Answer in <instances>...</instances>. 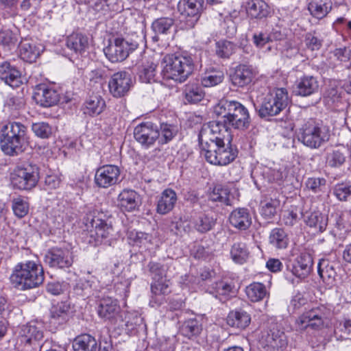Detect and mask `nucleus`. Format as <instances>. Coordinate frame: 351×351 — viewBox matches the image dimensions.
Wrapping results in <instances>:
<instances>
[{
  "label": "nucleus",
  "mask_w": 351,
  "mask_h": 351,
  "mask_svg": "<svg viewBox=\"0 0 351 351\" xmlns=\"http://www.w3.org/2000/svg\"><path fill=\"white\" fill-rule=\"evenodd\" d=\"M230 223L239 230L247 229L252 223V217L247 209L239 208L232 211L229 217Z\"/></svg>",
  "instance_id": "bb28decb"
},
{
  "label": "nucleus",
  "mask_w": 351,
  "mask_h": 351,
  "mask_svg": "<svg viewBox=\"0 0 351 351\" xmlns=\"http://www.w3.org/2000/svg\"><path fill=\"white\" fill-rule=\"evenodd\" d=\"M125 330L128 333H133L138 329L145 328L143 318L137 313H128L125 316Z\"/></svg>",
  "instance_id": "58836bf2"
},
{
  "label": "nucleus",
  "mask_w": 351,
  "mask_h": 351,
  "mask_svg": "<svg viewBox=\"0 0 351 351\" xmlns=\"http://www.w3.org/2000/svg\"><path fill=\"white\" fill-rule=\"evenodd\" d=\"M120 169L116 165H106L99 167L95 174V184L102 189H107L120 182Z\"/></svg>",
  "instance_id": "2eb2a0df"
},
{
  "label": "nucleus",
  "mask_w": 351,
  "mask_h": 351,
  "mask_svg": "<svg viewBox=\"0 0 351 351\" xmlns=\"http://www.w3.org/2000/svg\"><path fill=\"white\" fill-rule=\"evenodd\" d=\"M255 75L252 66L241 64L234 68L230 75V80L233 86L243 88L252 82Z\"/></svg>",
  "instance_id": "f3484780"
},
{
  "label": "nucleus",
  "mask_w": 351,
  "mask_h": 351,
  "mask_svg": "<svg viewBox=\"0 0 351 351\" xmlns=\"http://www.w3.org/2000/svg\"><path fill=\"white\" fill-rule=\"evenodd\" d=\"M319 88L318 82L313 76L302 77L297 85V94L301 96H308L315 93Z\"/></svg>",
  "instance_id": "473e14b6"
},
{
  "label": "nucleus",
  "mask_w": 351,
  "mask_h": 351,
  "mask_svg": "<svg viewBox=\"0 0 351 351\" xmlns=\"http://www.w3.org/2000/svg\"><path fill=\"white\" fill-rule=\"evenodd\" d=\"M132 80L129 73L122 71L114 73L108 82L109 91L114 97H121L130 90Z\"/></svg>",
  "instance_id": "dca6fc26"
},
{
  "label": "nucleus",
  "mask_w": 351,
  "mask_h": 351,
  "mask_svg": "<svg viewBox=\"0 0 351 351\" xmlns=\"http://www.w3.org/2000/svg\"><path fill=\"white\" fill-rule=\"evenodd\" d=\"M101 215L98 210L93 209L86 214L84 219L87 228L84 233V239L87 243L93 245L110 244V240L113 228L111 224L100 217Z\"/></svg>",
  "instance_id": "39448f33"
},
{
  "label": "nucleus",
  "mask_w": 351,
  "mask_h": 351,
  "mask_svg": "<svg viewBox=\"0 0 351 351\" xmlns=\"http://www.w3.org/2000/svg\"><path fill=\"white\" fill-rule=\"evenodd\" d=\"M138 46V44L135 40L117 38L104 48V52L110 62H117L126 59Z\"/></svg>",
  "instance_id": "9b49d317"
},
{
  "label": "nucleus",
  "mask_w": 351,
  "mask_h": 351,
  "mask_svg": "<svg viewBox=\"0 0 351 351\" xmlns=\"http://www.w3.org/2000/svg\"><path fill=\"white\" fill-rule=\"evenodd\" d=\"M26 128L19 122H9L0 129V147L8 156H16L23 152V144Z\"/></svg>",
  "instance_id": "423d86ee"
},
{
  "label": "nucleus",
  "mask_w": 351,
  "mask_h": 351,
  "mask_svg": "<svg viewBox=\"0 0 351 351\" xmlns=\"http://www.w3.org/2000/svg\"><path fill=\"white\" fill-rule=\"evenodd\" d=\"M280 204V200L276 198L266 199L261 202L260 213L266 219H272L277 213Z\"/></svg>",
  "instance_id": "a18cd8bd"
},
{
  "label": "nucleus",
  "mask_w": 351,
  "mask_h": 351,
  "mask_svg": "<svg viewBox=\"0 0 351 351\" xmlns=\"http://www.w3.org/2000/svg\"><path fill=\"white\" fill-rule=\"evenodd\" d=\"M45 261L49 263L50 267L64 268L71 266L73 260L69 250L54 248L48 252L45 256Z\"/></svg>",
  "instance_id": "a211bd4d"
},
{
  "label": "nucleus",
  "mask_w": 351,
  "mask_h": 351,
  "mask_svg": "<svg viewBox=\"0 0 351 351\" xmlns=\"http://www.w3.org/2000/svg\"><path fill=\"white\" fill-rule=\"evenodd\" d=\"M134 138L143 149H149L158 143V126L149 121L141 123L134 128Z\"/></svg>",
  "instance_id": "f8f14e48"
},
{
  "label": "nucleus",
  "mask_w": 351,
  "mask_h": 351,
  "mask_svg": "<svg viewBox=\"0 0 351 351\" xmlns=\"http://www.w3.org/2000/svg\"><path fill=\"white\" fill-rule=\"evenodd\" d=\"M43 337V332L34 326L24 325L20 331V341L25 344L35 345Z\"/></svg>",
  "instance_id": "72a5a7b5"
},
{
  "label": "nucleus",
  "mask_w": 351,
  "mask_h": 351,
  "mask_svg": "<svg viewBox=\"0 0 351 351\" xmlns=\"http://www.w3.org/2000/svg\"><path fill=\"white\" fill-rule=\"evenodd\" d=\"M219 155V156H215V158L213 156L211 157L213 165L224 166L228 165L235 159L237 153L232 149L230 144L222 146V149Z\"/></svg>",
  "instance_id": "de8ad7c7"
},
{
  "label": "nucleus",
  "mask_w": 351,
  "mask_h": 351,
  "mask_svg": "<svg viewBox=\"0 0 351 351\" xmlns=\"http://www.w3.org/2000/svg\"><path fill=\"white\" fill-rule=\"evenodd\" d=\"M299 213V209L295 206H291L287 209L284 210L281 218L282 223L287 226H294L300 219Z\"/></svg>",
  "instance_id": "5fc2aeb1"
},
{
  "label": "nucleus",
  "mask_w": 351,
  "mask_h": 351,
  "mask_svg": "<svg viewBox=\"0 0 351 351\" xmlns=\"http://www.w3.org/2000/svg\"><path fill=\"white\" fill-rule=\"evenodd\" d=\"M120 311V306L117 300L112 298H104L100 301L98 307V315L100 317L113 322Z\"/></svg>",
  "instance_id": "4be33fe9"
},
{
  "label": "nucleus",
  "mask_w": 351,
  "mask_h": 351,
  "mask_svg": "<svg viewBox=\"0 0 351 351\" xmlns=\"http://www.w3.org/2000/svg\"><path fill=\"white\" fill-rule=\"evenodd\" d=\"M333 194L340 201H347L351 197V185L338 184L333 189Z\"/></svg>",
  "instance_id": "bf43d9fd"
},
{
  "label": "nucleus",
  "mask_w": 351,
  "mask_h": 351,
  "mask_svg": "<svg viewBox=\"0 0 351 351\" xmlns=\"http://www.w3.org/2000/svg\"><path fill=\"white\" fill-rule=\"evenodd\" d=\"M327 161L331 167H339L345 162V156L339 151H333L328 154Z\"/></svg>",
  "instance_id": "338daca9"
},
{
  "label": "nucleus",
  "mask_w": 351,
  "mask_h": 351,
  "mask_svg": "<svg viewBox=\"0 0 351 351\" xmlns=\"http://www.w3.org/2000/svg\"><path fill=\"white\" fill-rule=\"evenodd\" d=\"M184 95L188 103L195 104L203 99L205 93L199 84L188 83L184 86Z\"/></svg>",
  "instance_id": "c9c22d12"
},
{
  "label": "nucleus",
  "mask_w": 351,
  "mask_h": 351,
  "mask_svg": "<svg viewBox=\"0 0 351 351\" xmlns=\"http://www.w3.org/2000/svg\"><path fill=\"white\" fill-rule=\"evenodd\" d=\"M173 19L169 17L160 18L154 21L152 27L158 34H167L173 25Z\"/></svg>",
  "instance_id": "603ef678"
},
{
  "label": "nucleus",
  "mask_w": 351,
  "mask_h": 351,
  "mask_svg": "<svg viewBox=\"0 0 351 351\" xmlns=\"http://www.w3.org/2000/svg\"><path fill=\"white\" fill-rule=\"evenodd\" d=\"M246 12L253 19L265 18L270 14V8L263 0H250L247 3Z\"/></svg>",
  "instance_id": "c85d7f7f"
},
{
  "label": "nucleus",
  "mask_w": 351,
  "mask_h": 351,
  "mask_svg": "<svg viewBox=\"0 0 351 351\" xmlns=\"http://www.w3.org/2000/svg\"><path fill=\"white\" fill-rule=\"evenodd\" d=\"M38 180V168L31 164L17 166L10 175L11 184L19 190H31L36 186Z\"/></svg>",
  "instance_id": "9d476101"
},
{
  "label": "nucleus",
  "mask_w": 351,
  "mask_h": 351,
  "mask_svg": "<svg viewBox=\"0 0 351 351\" xmlns=\"http://www.w3.org/2000/svg\"><path fill=\"white\" fill-rule=\"evenodd\" d=\"M263 177L269 182L280 181L282 179V172L278 169L265 167L262 171Z\"/></svg>",
  "instance_id": "680f3d73"
},
{
  "label": "nucleus",
  "mask_w": 351,
  "mask_h": 351,
  "mask_svg": "<svg viewBox=\"0 0 351 351\" xmlns=\"http://www.w3.org/2000/svg\"><path fill=\"white\" fill-rule=\"evenodd\" d=\"M159 128L158 144L165 145L171 141L178 132L177 125L162 123Z\"/></svg>",
  "instance_id": "79ce46f5"
},
{
  "label": "nucleus",
  "mask_w": 351,
  "mask_h": 351,
  "mask_svg": "<svg viewBox=\"0 0 351 351\" xmlns=\"http://www.w3.org/2000/svg\"><path fill=\"white\" fill-rule=\"evenodd\" d=\"M204 0H180L178 8L185 19L186 28H192L198 21L203 10Z\"/></svg>",
  "instance_id": "4468645a"
},
{
  "label": "nucleus",
  "mask_w": 351,
  "mask_h": 351,
  "mask_svg": "<svg viewBox=\"0 0 351 351\" xmlns=\"http://www.w3.org/2000/svg\"><path fill=\"white\" fill-rule=\"evenodd\" d=\"M306 186L314 193H323L326 190V180L324 178H308L306 181Z\"/></svg>",
  "instance_id": "4d7b16f0"
},
{
  "label": "nucleus",
  "mask_w": 351,
  "mask_h": 351,
  "mask_svg": "<svg viewBox=\"0 0 351 351\" xmlns=\"http://www.w3.org/2000/svg\"><path fill=\"white\" fill-rule=\"evenodd\" d=\"M97 347L96 339L88 334L77 336L73 341L74 351H96Z\"/></svg>",
  "instance_id": "7c9ffc66"
},
{
  "label": "nucleus",
  "mask_w": 351,
  "mask_h": 351,
  "mask_svg": "<svg viewBox=\"0 0 351 351\" xmlns=\"http://www.w3.org/2000/svg\"><path fill=\"white\" fill-rule=\"evenodd\" d=\"M66 44L75 53L82 54L88 47V38L81 33H73L67 37Z\"/></svg>",
  "instance_id": "c756f323"
},
{
  "label": "nucleus",
  "mask_w": 351,
  "mask_h": 351,
  "mask_svg": "<svg viewBox=\"0 0 351 351\" xmlns=\"http://www.w3.org/2000/svg\"><path fill=\"white\" fill-rule=\"evenodd\" d=\"M43 269L33 261L21 262L15 265L10 276L12 287L26 291L38 287L44 280Z\"/></svg>",
  "instance_id": "f03ea898"
},
{
  "label": "nucleus",
  "mask_w": 351,
  "mask_h": 351,
  "mask_svg": "<svg viewBox=\"0 0 351 351\" xmlns=\"http://www.w3.org/2000/svg\"><path fill=\"white\" fill-rule=\"evenodd\" d=\"M0 79L12 88H18L23 83L21 71L8 62L0 64Z\"/></svg>",
  "instance_id": "6ab92c4d"
},
{
  "label": "nucleus",
  "mask_w": 351,
  "mask_h": 351,
  "mask_svg": "<svg viewBox=\"0 0 351 351\" xmlns=\"http://www.w3.org/2000/svg\"><path fill=\"white\" fill-rule=\"evenodd\" d=\"M208 199L212 202H219L229 205L230 204V190L226 186L217 184L208 192Z\"/></svg>",
  "instance_id": "a19ab883"
},
{
  "label": "nucleus",
  "mask_w": 351,
  "mask_h": 351,
  "mask_svg": "<svg viewBox=\"0 0 351 351\" xmlns=\"http://www.w3.org/2000/svg\"><path fill=\"white\" fill-rule=\"evenodd\" d=\"M317 271L323 280L328 284L333 282L336 276V271L333 265L328 260L322 258L319 261Z\"/></svg>",
  "instance_id": "ea45409f"
},
{
  "label": "nucleus",
  "mask_w": 351,
  "mask_h": 351,
  "mask_svg": "<svg viewBox=\"0 0 351 351\" xmlns=\"http://www.w3.org/2000/svg\"><path fill=\"white\" fill-rule=\"evenodd\" d=\"M213 288L216 294L215 297H219V300H222V297L226 298L232 291L233 286L228 282L221 280L216 282Z\"/></svg>",
  "instance_id": "13d9d810"
},
{
  "label": "nucleus",
  "mask_w": 351,
  "mask_h": 351,
  "mask_svg": "<svg viewBox=\"0 0 351 351\" xmlns=\"http://www.w3.org/2000/svg\"><path fill=\"white\" fill-rule=\"evenodd\" d=\"M224 80L223 71L210 69L205 71L201 78L202 85L204 87H213L221 84Z\"/></svg>",
  "instance_id": "4c0bfd02"
},
{
  "label": "nucleus",
  "mask_w": 351,
  "mask_h": 351,
  "mask_svg": "<svg viewBox=\"0 0 351 351\" xmlns=\"http://www.w3.org/2000/svg\"><path fill=\"white\" fill-rule=\"evenodd\" d=\"M84 113L90 116L99 114L106 106L104 99L97 95H91L85 101Z\"/></svg>",
  "instance_id": "f704fd0d"
},
{
  "label": "nucleus",
  "mask_w": 351,
  "mask_h": 351,
  "mask_svg": "<svg viewBox=\"0 0 351 351\" xmlns=\"http://www.w3.org/2000/svg\"><path fill=\"white\" fill-rule=\"evenodd\" d=\"M215 224V220L206 213H200L194 220L195 228L199 232H206L212 229Z\"/></svg>",
  "instance_id": "8fccbe9b"
},
{
  "label": "nucleus",
  "mask_w": 351,
  "mask_h": 351,
  "mask_svg": "<svg viewBox=\"0 0 351 351\" xmlns=\"http://www.w3.org/2000/svg\"><path fill=\"white\" fill-rule=\"evenodd\" d=\"M247 298L253 302L262 300L267 294L265 287L260 282H253L245 288Z\"/></svg>",
  "instance_id": "49530a36"
},
{
  "label": "nucleus",
  "mask_w": 351,
  "mask_h": 351,
  "mask_svg": "<svg viewBox=\"0 0 351 351\" xmlns=\"http://www.w3.org/2000/svg\"><path fill=\"white\" fill-rule=\"evenodd\" d=\"M304 221L307 226L314 229L316 232H324L328 225L327 215L318 210L306 213L304 215Z\"/></svg>",
  "instance_id": "cd10ccee"
},
{
  "label": "nucleus",
  "mask_w": 351,
  "mask_h": 351,
  "mask_svg": "<svg viewBox=\"0 0 351 351\" xmlns=\"http://www.w3.org/2000/svg\"><path fill=\"white\" fill-rule=\"evenodd\" d=\"M117 203L122 210L132 212L140 206V195L134 190L125 189L118 195Z\"/></svg>",
  "instance_id": "412c9836"
},
{
  "label": "nucleus",
  "mask_w": 351,
  "mask_h": 351,
  "mask_svg": "<svg viewBox=\"0 0 351 351\" xmlns=\"http://www.w3.org/2000/svg\"><path fill=\"white\" fill-rule=\"evenodd\" d=\"M270 40L269 35L263 32H255L252 36L254 45L259 49L263 48Z\"/></svg>",
  "instance_id": "69168bd1"
},
{
  "label": "nucleus",
  "mask_w": 351,
  "mask_h": 351,
  "mask_svg": "<svg viewBox=\"0 0 351 351\" xmlns=\"http://www.w3.org/2000/svg\"><path fill=\"white\" fill-rule=\"evenodd\" d=\"M251 315L243 309L231 311L227 317L226 322L228 326L239 330H244L251 323Z\"/></svg>",
  "instance_id": "b1692460"
},
{
  "label": "nucleus",
  "mask_w": 351,
  "mask_h": 351,
  "mask_svg": "<svg viewBox=\"0 0 351 351\" xmlns=\"http://www.w3.org/2000/svg\"><path fill=\"white\" fill-rule=\"evenodd\" d=\"M304 43L306 47L311 51L319 49L322 45V40L313 33L306 34Z\"/></svg>",
  "instance_id": "e2e57ef3"
},
{
  "label": "nucleus",
  "mask_w": 351,
  "mask_h": 351,
  "mask_svg": "<svg viewBox=\"0 0 351 351\" xmlns=\"http://www.w3.org/2000/svg\"><path fill=\"white\" fill-rule=\"evenodd\" d=\"M313 261L311 255L307 252L301 253L294 261L291 272L301 279L306 278L313 268Z\"/></svg>",
  "instance_id": "aec40b11"
},
{
  "label": "nucleus",
  "mask_w": 351,
  "mask_h": 351,
  "mask_svg": "<svg viewBox=\"0 0 351 351\" xmlns=\"http://www.w3.org/2000/svg\"><path fill=\"white\" fill-rule=\"evenodd\" d=\"M70 304L67 302H58L53 305L51 309V317L53 318H64L69 314Z\"/></svg>",
  "instance_id": "052dcab7"
},
{
  "label": "nucleus",
  "mask_w": 351,
  "mask_h": 351,
  "mask_svg": "<svg viewBox=\"0 0 351 351\" xmlns=\"http://www.w3.org/2000/svg\"><path fill=\"white\" fill-rule=\"evenodd\" d=\"M329 137L330 130L328 126L310 119L300 129L298 139L305 146L316 149L328 141Z\"/></svg>",
  "instance_id": "0eeeda50"
},
{
  "label": "nucleus",
  "mask_w": 351,
  "mask_h": 351,
  "mask_svg": "<svg viewBox=\"0 0 351 351\" xmlns=\"http://www.w3.org/2000/svg\"><path fill=\"white\" fill-rule=\"evenodd\" d=\"M62 93L61 87L56 83L45 82V108L58 104Z\"/></svg>",
  "instance_id": "e433bc0d"
},
{
  "label": "nucleus",
  "mask_w": 351,
  "mask_h": 351,
  "mask_svg": "<svg viewBox=\"0 0 351 351\" xmlns=\"http://www.w3.org/2000/svg\"><path fill=\"white\" fill-rule=\"evenodd\" d=\"M151 290L152 296L149 304L152 307L160 306L165 300L164 295L170 292L168 282L163 279L154 280L152 284Z\"/></svg>",
  "instance_id": "a878e982"
},
{
  "label": "nucleus",
  "mask_w": 351,
  "mask_h": 351,
  "mask_svg": "<svg viewBox=\"0 0 351 351\" xmlns=\"http://www.w3.org/2000/svg\"><path fill=\"white\" fill-rule=\"evenodd\" d=\"M32 99L40 107L44 106V84H37L33 90Z\"/></svg>",
  "instance_id": "774afa93"
},
{
  "label": "nucleus",
  "mask_w": 351,
  "mask_h": 351,
  "mask_svg": "<svg viewBox=\"0 0 351 351\" xmlns=\"http://www.w3.org/2000/svg\"><path fill=\"white\" fill-rule=\"evenodd\" d=\"M148 267L154 280H162L165 277L166 269L163 265L158 263L152 262L149 263Z\"/></svg>",
  "instance_id": "0e129e2a"
},
{
  "label": "nucleus",
  "mask_w": 351,
  "mask_h": 351,
  "mask_svg": "<svg viewBox=\"0 0 351 351\" xmlns=\"http://www.w3.org/2000/svg\"><path fill=\"white\" fill-rule=\"evenodd\" d=\"M215 112L221 117L223 121L219 123L226 126L228 131L230 127L243 130L250 125L248 110L238 101H221L215 106Z\"/></svg>",
  "instance_id": "7ed1b4c3"
},
{
  "label": "nucleus",
  "mask_w": 351,
  "mask_h": 351,
  "mask_svg": "<svg viewBox=\"0 0 351 351\" xmlns=\"http://www.w3.org/2000/svg\"><path fill=\"white\" fill-rule=\"evenodd\" d=\"M235 46L230 41L221 40L216 44V53L222 58H229L234 51Z\"/></svg>",
  "instance_id": "6e6d98bb"
},
{
  "label": "nucleus",
  "mask_w": 351,
  "mask_h": 351,
  "mask_svg": "<svg viewBox=\"0 0 351 351\" xmlns=\"http://www.w3.org/2000/svg\"><path fill=\"white\" fill-rule=\"evenodd\" d=\"M289 104L287 90L285 88H276L267 93L256 108L261 118L278 114Z\"/></svg>",
  "instance_id": "6e6552de"
},
{
  "label": "nucleus",
  "mask_w": 351,
  "mask_h": 351,
  "mask_svg": "<svg viewBox=\"0 0 351 351\" xmlns=\"http://www.w3.org/2000/svg\"><path fill=\"white\" fill-rule=\"evenodd\" d=\"M161 75L164 79L182 83L192 74L194 69L193 60L186 55H166L162 61Z\"/></svg>",
  "instance_id": "20e7f679"
},
{
  "label": "nucleus",
  "mask_w": 351,
  "mask_h": 351,
  "mask_svg": "<svg viewBox=\"0 0 351 351\" xmlns=\"http://www.w3.org/2000/svg\"><path fill=\"white\" fill-rule=\"evenodd\" d=\"M269 243L278 249H285L289 243L287 233L282 228H274L269 237Z\"/></svg>",
  "instance_id": "c03bdc74"
},
{
  "label": "nucleus",
  "mask_w": 351,
  "mask_h": 351,
  "mask_svg": "<svg viewBox=\"0 0 351 351\" xmlns=\"http://www.w3.org/2000/svg\"><path fill=\"white\" fill-rule=\"evenodd\" d=\"M307 8L313 17L322 19L332 10V2L331 0H307Z\"/></svg>",
  "instance_id": "393cba45"
},
{
  "label": "nucleus",
  "mask_w": 351,
  "mask_h": 351,
  "mask_svg": "<svg viewBox=\"0 0 351 351\" xmlns=\"http://www.w3.org/2000/svg\"><path fill=\"white\" fill-rule=\"evenodd\" d=\"M202 330V325L196 319H189L186 320L182 327L181 332L189 338L198 335Z\"/></svg>",
  "instance_id": "3c124183"
},
{
  "label": "nucleus",
  "mask_w": 351,
  "mask_h": 351,
  "mask_svg": "<svg viewBox=\"0 0 351 351\" xmlns=\"http://www.w3.org/2000/svg\"><path fill=\"white\" fill-rule=\"evenodd\" d=\"M330 311L324 305L313 307L305 311L295 320V327L298 331H304L308 328L320 330L327 320Z\"/></svg>",
  "instance_id": "1a4fd4ad"
},
{
  "label": "nucleus",
  "mask_w": 351,
  "mask_h": 351,
  "mask_svg": "<svg viewBox=\"0 0 351 351\" xmlns=\"http://www.w3.org/2000/svg\"><path fill=\"white\" fill-rule=\"evenodd\" d=\"M199 142L201 147V154L206 160L213 165L212 156H219L222 146L230 145L232 136L226 126L219 122L211 121L204 125L199 134Z\"/></svg>",
  "instance_id": "f257e3e1"
},
{
  "label": "nucleus",
  "mask_w": 351,
  "mask_h": 351,
  "mask_svg": "<svg viewBox=\"0 0 351 351\" xmlns=\"http://www.w3.org/2000/svg\"><path fill=\"white\" fill-rule=\"evenodd\" d=\"M12 208L17 217L22 218L28 213L29 204L25 197L19 196L12 199Z\"/></svg>",
  "instance_id": "864d4df0"
},
{
  "label": "nucleus",
  "mask_w": 351,
  "mask_h": 351,
  "mask_svg": "<svg viewBox=\"0 0 351 351\" xmlns=\"http://www.w3.org/2000/svg\"><path fill=\"white\" fill-rule=\"evenodd\" d=\"M250 252L243 243H234L230 250V256L235 263L243 264L249 258Z\"/></svg>",
  "instance_id": "37998d69"
},
{
  "label": "nucleus",
  "mask_w": 351,
  "mask_h": 351,
  "mask_svg": "<svg viewBox=\"0 0 351 351\" xmlns=\"http://www.w3.org/2000/svg\"><path fill=\"white\" fill-rule=\"evenodd\" d=\"M157 64L153 61L143 63L138 69V77L144 83H149L154 80Z\"/></svg>",
  "instance_id": "09e8293b"
},
{
  "label": "nucleus",
  "mask_w": 351,
  "mask_h": 351,
  "mask_svg": "<svg viewBox=\"0 0 351 351\" xmlns=\"http://www.w3.org/2000/svg\"><path fill=\"white\" fill-rule=\"evenodd\" d=\"M261 343L267 350H284L287 346V339L282 327L277 323H271L264 332Z\"/></svg>",
  "instance_id": "ddd939ff"
},
{
  "label": "nucleus",
  "mask_w": 351,
  "mask_h": 351,
  "mask_svg": "<svg viewBox=\"0 0 351 351\" xmlns=\"http://www.w3.org/2000/svg\"><path fill=\"white\" fill-rule=\"evenodd\" d=\"M178 200L176 193L171 189L164 190L158 197L156 212L160 215H166L174 208Z\"/></svg>",
  "instance_id": "5701e85b"
},
{
  "label": "nucleus",
  "mask_w": 351,
  "mask_h": 351,
  "mask_svg": "<svg viewBox=\"0 0 351 351\" xmlns=\"http://www.w3.org/2000/svg\"><path fill=\"white\" fill-rule=\"evenodd\" d=\"M19 55L23 61L32 63L39 57L40 50L34 45L25 40L19 44Z\"/></svg>",
  "instance_id": "2f4dec72"
}]
</instances>
